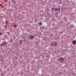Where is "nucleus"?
I'll list each match as a JSON object with an SVG mask.
<instances>
[{"label": "nucleus", "instance_id": "9d476101", "mask_svg": "<svg viewBox=\"0 0 76 76\" xmlns=\"http://www.w3.org/2000/svg\"><path fill=\"white\" fill-rule=\"evenodd\" d=\"M23 41L22 40H21V41H20V42H23Z\"/></svg>", "mask_w": 76, "mask_h": 76}, {"label": "nucleus", "instance_id": "4468645a", "mask_svg": "<svg viewBox=\"0 0 76 76\" xmlns=\"http://www.w3.org/2000/svg\"><path fill=\"white\" fill-rule=\"evenodd\" d=\"M53 43H52V44H51V45H53Z\"/></svg>", "mask_w": 76, "mask_h": 76}, {"label": "nucleus", "instance_id": "ddd939ff", "mask_svg": "<svg viewBox=\"0 0 76 76\" xmlns=\"http://www.w3.org/2000/svg\"><path fill=\"white\" fill-rule=\"evenodd\" d=\"M47 14H48V15H49V13L48 12V13H47Z\"/></svg>", "mask_w": 76, "mask_h": 76}, {"label": "nucleus", "instance_id": "f257e3e1", "mask_svg": "<svg viewBox=\"0 0 76 76\" xmlns=\"http://www.w3.org/2000/svg\"><path fill=\"white\" fill-rule=\"evenodd\" d=\"M64 59L63 58L61 57L59 58V61L61 63H63L64 61Z\"/></svg>", "mask_w": 76, "mask_h": 76}, {"label": "nucleus", "instance_id": "423d86ee", "mask_svg": "<svg viewBox=\"0 0 76 76\" xmlns=\"http://www.w3.org/2000/svg\"><path fill=\"white\" fill-rule=\"evenodd\" d=\"M53 43L54 44H57V43L56 42H53Z\"/></svg>", "mask_w": 76, "mask_h": 76}, {"label": "nucleus", "instance_id": "6e6552de", "mask_svg": "<svg viewBox=\"0 0 76 76\" xmlns=\"http://www.w3.org/2000/svg\"><path fill=\"white\" fill-rule=\"evenodd\" d=\"M39 24L41 25H42V23H39Z\"/></svg>", "mask_w": 76, "mask_h": 76}, {"label": "nucleus", "instance_id": "2eb2a0df", "mask_svg": "<svg viewBox=\"0 0 76 76\" xmlns=\"http://www.w3.org/2000/svg\"><path fill=\"white\" fill-rule=\"evenodd\" d=\"M3 45H4V43H3Z\"/></svg>", "mask_w": 76, "mask_h": 76}, {"label": "nucleus", "instance_id": "9b49d317", "mask_svg": "<svg viewBox=\"0 0 76 76\" xmlns=\"http://www.w3.org/2000/svg\"><path fill=\"white\" fill-rule=\"evenodd\" d=\"M53 45V46H57V45Z\"/></svg>", "mask_w": 76, "mask_h": 76}, {"label": "nucleus", "instance_id": "dca6fc26", "mask_svg": "<svg viewBox=\"0 0 76 76\" xmlns=\"http://www.w3.org/2000/svg\"><path fill=\"white\" fill-rule=\"evenodd\" d=\"M5 44H6V43H6V42H5Z\"/></svg>", "mask_w": 76, "mask_h": 76}, {"label": "nucleus", "instance_id": "7ed1b4c3", "mask_svg": "<svg viewBox=\"0 0 76 76\" xmlns=\"http://www.w3.org/2000/svg\"><path fill=\"white\" fill-rule=\"evenodd\" d=\"M55 11H58V10H60V8L57 9V8H55L54 10Z\"/></svg>", "mask_w": 76, "mask_h": 76}, {"label": "nucleus", "instance_id": "f03ea898", "mask_svg": "<svg viewBox=\"0 0 76 76\" xmlns=\"http://www.w3.org/2000/svg\"><path fill=\"white\" fill-rule=\"evenodd\" d=\"M29 38H35V35L34 36L31 35L28 36Z\"/></svg>", "mask_w": 76, "mask_h": 76}, {"label": "nucleus", "instance_id": "a211bd4d", "mask_svg": "<svg viewBox=\"0 0 76 76\" xmlns=\"http://www.w3.org/2000/svg\"><path fill=\"white\" fill-rule=\"evenodd\" d=\"M13 0H12V1Z\"/></svg>", "mask_w": 76, "mask_h": 76}, {"label": "nucleus", "instance_id": "0eeeda50", "mask_svg": "<svg viewBox=\"0 0 76 76\" xmlns=\"http://www.w3.org/2000/svg\"><path fill=\"white\" fill-rule=\"evenodd\" d=\"M51 10H55V9H54V8H53L52 7V8Z\"/></svg>", "mask_w": 76, "mask_h": 76}, {"label": "nucleus", "instance_id": "f8f14e48", "mask_svg": "<svg viewBox=\"0 0 76 76\" xmlns=\"http://www.w3.org/2000/svg\"><path fill=\"white\" fill-rule=\"evenodd\" d=\"M1 46H3V44H1Z\"/></svg>", "mask_w": 76, "mask_h": 76}, {"label": "nucleus", "instance_id": "1a4fd4ad", "mask_svg": "<svg viewBox=\"0 0 76 76\" xmlns=\"http://www.w3.org/2000/svg\"><path fill=\"white\" fill-rule=\"evenodd\" d=\"M55 15H57V12H56Z\"/></svg>", "mask_w": 76, "mask_h": 76}, {"label": "nucleus", "instance_id": "39448f33", "mask_svg": "<svg viewBox=\"0 0 76 76\" xmlns=\"http://www.w3.org/2000/svg\"><path fill=\"white\" fill-rule=\"evenodd\" d=\"M44 28H45V27H44V26H43L42 27H41L40 28V30L43 29H44Z\"/></svg>", "mask_w": 76, "mask_h": 76}, {"label": "nucleus", "instance_id": "f3484780", "mask_svg": "<svg viewBox=\"0 0 76 76\" xmlns=\"http://www.w3.org/2000/svg\"><path fill=\"white\" fill-rule=\"evenodd\" d=\"M10 42H12V41H11Z\"/></svg>", "mask_w": 76, "mask_h": 76}, {"label": "nucleus", "instance_id": "20e7f679", "mask_svg": "<svg viewBox=\"0 0 76 76\" xmlns=\"http://www.w3.org/2000/svg\"><path fill=\"white\" fill-rule=\"evenodd\" d=\"M76 42V40H74L72 41L73 44L74 45H75Z\"/></svg>", "mask_w": 76, "mask_h": 76}]
</instances>
